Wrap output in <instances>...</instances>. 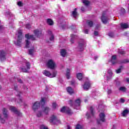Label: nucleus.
Listing matches in <instances>:
<instances>
[{
  "label": "nucleus",
  "mask_w": 129,
  "mask_h": 129,
  "mask_svg": "<svg viewBox=\"0 0 129 129\" xmlns=\"http://www.w3.org/2000/svg\"><path fill=\"white\" fill-rule=\"evenodd\" d=\"M67 90L68 93H69V94H73V93H74V91L70 87H68L67 88Z\"/></svg>",
  "instance_id": "b1692460"
},
{
  "label": "nucleus",
  "mask_w": 129,
  "mask_h": 129,
  "mask_svg": "<svg viewBox=\"0 0 129 129\" xmlns=\"http://www.w3.org/2000/svg\"><path fill=\"white\" fill-rule=\"evenodd\" d=\"M18 82H19L20 83H23V81H22V80L18 79Z\"/></svg>",
  "instance_id": "de8ad7c7"
},
{
  "label": "nucleus",
  "mask_w": 129,
  "mask_h": 129,
  "mask_svg": "<svg viewBox=\"0 0 129 129\" xmlns=\"http://www.w3.org/2000/svg\"><path fill=\"white\" fill-rule=\"evenodd\" d=\"M66 50L65 49H61L60 51V54L62 57H65V56H66Z\"/></svg>",
  "instance_id": "c756f323"
},
{
  "label": "nucleus",
  "mask_w": 129,
  "mask_h": 129,
  "mask_svg": "<svg viewBox=\"0 0 129 129\" xmlns=\"http://www.w3.org/2000/svg\"><path fill=\"white\" fill-rule=\"evenodd\" d=\"M40 129H48V127L44 125H41L40 127Z\"/></svg>",
  "instance_id": "4c0bfd02"
},
{
  "label": "nucleus",
  "mask_w": 129,
  "mask_h": 129,
  "mask_svg": "<svg viewBox=\"0 0 129 129\" xmlns=\"http://www.w3.org/2000/svg\"><path fill=\"white\" fill-rule=\"evenodd\" d=\"M61 112H66L68 114H71V110L67 107H63L60 109Z\"/></svg>",
  "instance_id": "ddd939ff"
},
{
  "label": "nucleus",
  "mask_w": 129,
  "mask_h": 129,
  "mask_svg": "<svg viewBox=\"0 0 129 129\" xmlns=\"http://www.w3.org/2000/svg\"><path fill=\"white\" fill-rule=\"evenodd\" d=\"M21 101H22V99H20V101L19 102H21Z\"/></svg>",
  "instance_id": "bf43d9fd"
},
{
  "label": "nucleus",
  "mask_w": 129,
  "mask_h": 129,
  "mask_svg": "<svg viewBox=\"0 0 129 129\" xmlns=\"http://www.w3.org/2000/svg\"><path fill=\"white\" fill-rule=\"evenodd\" d=\"M94 35H95V36H97L98 35V32L95 31L94 32Z\"/></svg>",
  "instance_id": "49530a36"
},
{
  "label": "nucleus",
  "mask_w": 129,
  "mask_h": 129,
  "mask_svg": "<svg viewBox=\"0 0 129 129\" xmlns=\"http://www.w3.org/2000/svg\"><path fill=\"white\" fill-rule=\"evenodd\" d=\"M101 21L103 24H106L108 22V18H107V17H106L104 13H103L102 15Z\"/></svg>",
  "instance_id": "4468645a"
},
{
  "label": "nucleus",
  "mask_w": 129,
  "mask_h": 129,
  "mask_svg": "<svg viewBox=\"0 0 129 129\" xmlns=\"http://www.w3.org/2000/svg\"><path fill=\"white\" fill-rule=\"evenodd\" d=\"M76 37H77V36H76V35H73V34L71 35V43H74V39H75L76 38Z\"/></svg>",
  "instance_id": "72a5a7b5"
},
{
  "label": "nucleus",
  "mask_w": 129,
  "mask_h": 129,
  "mask_svg": "<svg viewBox=\"0 0 129 129\" xmlns=\"http://www.w3.org/2000/svg\"><path fill=\"white\" fill-rule=\"evenodd\" d=\"M83 76H84L82 73H78L77 74V78H78L79 80H81V79L83 78Z\"/></svg>",
  "instance_id": "a878e982"
},
{
  "label": "nucleus",
  "mask_w": 129,
  "mask_h": 129,
  "mask_svg": "<svg viewBox=\"0 0 129 129\" xmlns=\"http://www.w3.org/2000/svg\"><path fill=\"white\" fill-rule=\"evenodd\" d=\"M47 23L48 25H49V26H53V25H54V22L51 19H48L47 20Z\"/></svg>",
  "instance_id": "bb28decb"
},
{
  "label": "nucleus",
  "mask_w": 129,
  "mask_h": 129,
  "mask_svg": "<svg viewBox=\"0 0 129 129\" xmlns=\"http://www.w3.org/2000/svg\"><path fill=\"white\" fill-rule=\"evenodd\" d=\"M126 82H127L128 83H129V78H126Z\"/></svg>",
  "instance_id": "603ef678"
},
{
  "label": "nucleus",
  "mask_w": 129,
  "mask_h": 129,
  "mask_svg": "<svg viewBox=\"0 0 129 129\" xmlns=\"http://www.w3.org/2000/svg\"><path fill=\"white\" fill-rule=\"evenodd\" d=\"M120 102H122V103H123V102H124V99H120Z\"/></svg>",
  "instance_id": "09e8293b"
},
{
  "label": "nucleus",
  "mask_w": 129,
  "mask_h": 129,
  "mask_svg": "<svg viewBox=\"0 0 129 129\" xmlns=\"http://www.w3.org/2000/svg\"><path fill=\"white\" fill-rule=\"evenodd\" d=\"M95 58H97V56H95Z\"/></svg>",
  "instance_id": "e2e57ef3"
},
{
  "label": "nucleus",
  "mask_w": 129,
  "mask_h": 129,
  "mask_svg": "<svg viewBox=\"0 0 129 129\" xmlns=\"http://www.w3.org/2000/svg\"><path fill=\"white\" fill-rule=\"evenodd\" d=\"M111 62L113 64H114L115 63H116V55L112 56Z\"/></svg>",
  "instance_id": "5701e85b"
},
{
  "label": "nucleus",
  "mask_w": 129,
  "mask_h": 129,
  "mask_svg": "<svg viewBox=\"0 0 129 129\" xmlns=\"http://www.w3.org/2000/svg\"><path fill=\"white\" fill-rule=\"evenodd\" d=\"M121 28L122 29H127V28H128V24L126 23H122L121 24Z\"/></svg>",
  "instance_id": "cd10ccee"
},
{
  "label": "nucleus",
  "mask_w": 129,
  "mask_h": 129,
  "mask_svg": "<svg viewBox=\"0 0 129 129\" xmlns=\"http://www.w3.org/2000/svg\"><path fill=\"white\" fill-rule=\"evenodd\" d=\"M50 122H54L56 124L60 123V120L57 118L56 116L52 115L50 118Z\"/></svg>",
  "instance_id": "1a4fd4ad"
},
{
  "label": "nucleus",
  "mask_w": 129,
  "mask_h": 129,
  "mask_svg": "<svg viewBox=\"0 0 129 129\" xmlns=\"http://www.w3.org/2000/svg\"><path fill=\"white\" fill-rule=\"evenodd\" d=\"M17 86H14V89H15V90H17Z\"/></svg>",
  "instance_id": "5fc2aeb1"
},
{
  "label": "nucleus",
  "mask_w": 129,
  "mask_h": 129,
  "mask_svg": "<svg viewBox=\"0 0 129 129\" xmlns=\"http://www.w3.org/2000/svg\"><path fill=\"white\" fill-rule=\"evenodd\" d=\"M58 107V105L56 103V102H53L52 105V108L53 110L56 109Z\"/></svg>",
  "instance_id": "473e14b6"
},
{
  "label": "nucleus",
  "mask_w": 129,
  "mask_h": 129,
  "mask_svg": "<svg viewBox=\"0 0 129 129\" xmlns=\"http://www.w3.org/2000/svg\"><path fill=\"white\" fill-rule=\"evenodd\" d=\"M118 53L121 54V55H123V54H125V52H124V51H123V50H121V51L119 50Z\"/></svg>",
  "instance_id": "e433bc0d"
},
{
  "label": "nucleus",
  "mask_w": 129,
  "mask_h": 129,
  "mask_svg": "<svg viewBox=\"0 0 129 129\" xmlns=\"http://www.w3.org/2000/svg\"><path fill=\"white\" fill-rule=\"evenodd\" d=\"M76 129H82V126H81L79 124H78V125H77V126L76 127Z\"/></svg>",
  "instance_id": "a19ab883"
},
{
  "label": "nucleus",
  "mask_w": 129,
  "mask_h": 129,
  "mask_svg": "<svg viewBox=\"0 0 129 129\" xmlns=\"http://www.w3.org/2000/svg\"><path fill=\"white\" fill-rule=\"evenodd\" d=\"M90 85L91 84L89 81L86 82L84 85L83 86L84 90H88L89 89V87H90Z\"/></svg>",
  "instance_id": "2eb2a0df"
},
{
  "label": "nucleus",
  "mask_w": 129,
  "mask_h": 129,
  "mask_svg": "<svg viewBox=\"0 0 129 129\" xmlns=\"http://www.w3.org/2000/svg\"><path fill=\"white\" fill-rule=\"evenodd\" d=\"M83 3L85 6H88L90 2L88 0H82Z\"/></svg>",
  "instance_id": "f704fd0d"
},
{
  "label": "nucleus",
  "mask_w": 129,
  "mask_h": 129,
  "mask_svg": "<svg viewBox=\"0 0 129 129\" xmlns=\"http://www.w3.org/2000/svg\"><path fill=\"white\" fill-rule=\"evenodd\" d=\"M85 46V44L84 43H80L79 44V48H83Z\"/></svg>",
  "instance_id": "58836bf2"
},
{
  "label": "nucleus",
  "mask_w": 129,
  "mask_h": 129,
  "mask_svg": "<svg viewBox=\"0 0 129 129\" xmlns=\"http://www.w3.org/2000/svg\"><path fill=\"white\" fill-rule=\"evenodd\" d=\"M81 11H82V12H84L85 10H84V8L82 7L81 8Z\"/></svg>",
  "instance_id": "864d4df0"
},
{
  "label": "nucleus",
  "mask_w": 129,
  "mask_h": 129,
  "mask_svg": "<svg viewBox=\"0 0 129 129\" xmlns=\"http://www.w3.org/2000/svg\"><path fill=\"white\" fill-rule=\"evenodd\" d=\"M48 33L49 34V35H50V40L53 41V40H54V35L52 34V31L48 30Z\"/></svg>",
  "instance_id": "c85d7f7f"
},
{
  "label": "nucleus",
  "mask_w": 129,
  "mask_h": 129,
  "mask_svg": "<svg viewBox=\"0 0 129 129\" xmlns=\"http://www.w3.org/2000/svg\"><path fill=\"white\" fill-rule=\"evenodd\" d=\"M17 5H18V6H19V7H22L23 3H22V2H21V1L19 2H18Z\"/></svg>",
  "instance_id": "ea45409f"
},
{
  "label": "nucleus",
  "mask_w": 129,
  "mask_h": 129,
  "mask_svg": "<svg viewBox=\"0 0 129 129\" xmlns=\"http://www.w3.org/2000/svg\"><path fill=\"white\" fill-rule=\"evenodd\" d=\"M50 111V108L47 106L42 107V110L41 111H38L37 114V116L38 117H41L43 115V113H45V114H48Z\"/></svg>",
  "instance_id": "f03ea898"
},
{
  "label": "nucleus",
  "mask_w": 129,
  "mask_h": 129,
  "mask_svg": "<svg viewBox=\"0 0 129 129\" xmlns=\"http://www.w3.org/2000/svg\"><path fill=\"white\" fill-rule=\"evenodd\" d=\"M9 109L11 110L13 112H14L16 114H17L19 116H21L22 115V113L20 112V111H18L17 108L14 106H10Z\"/></svg>",
  "instance_id": "6e6552de"
},
{
  "label": "nucleus",
  "mask_w": 129,
  "mask_h": 129,
  "mask_svg": "<svg viewBox=\"0 0 129 129\" xmlns=\"http://www.w3.org/2000/svg\"><path fill=\"white\" fill-rule=\"evenodd\" d=\"M72 16L74 18H77L78 17V13H77V8H75L72 12Z\"/></svg>",
  "instance_id": "aec40b11"
},
{
  "label": "nucleus",
  "mask_w": 129,
  "mask_h": 129,
  "mask_svg": "<svg viewBox=\"0 0 129 129\" xmlns=\"http://www.w3.org/2000/svg\"><path fill=\"white\" fill-rule=\"evenodd\" d=\"M108 36H109V37H113V33H109L108 34Z\"/></svg>",
  "instance_id": "c03bdc74"
},
{
  "label": "nucleus",
  "mask_w": 129,
  "mask_h": 129,
  "mask_svg": "<svg viewBox=\"0 0 129 129\" xmlns=\"http://www.w3.org/2000/svg\"><path fill=\"white\" fill-rule=\"evenodd\" d=\"M3 115L0 116V119L2 123H5V121L6 120V119H7L8 117V114H7L8 110H7V109L4 108L3 110Z\"/></svg>",
  "instance_id": "39448f33"
},
{
  "label": "nucleus",
  "mask_w": 129,
  "mask_h": 129,
  "mask_svg": "<svg viewBox=\"0 0 129 129\" xmlns=\"http://www.w3.org/2000/svg\"><path fill=\"white\" fill-rule=\"evenodd\" d=\"M119 90L120 91H123V92H125V90H126V89L125 88V87H121L120 88H119Z\"/></svg>",
  "instance_id": "c9c22d12"
},
{
  "label": "nucleus",
  "mask_w": 129,
  "mask_h": 129,
  "mask_svg": "<svg viewBox=\"0 0 129 129\" xmlns=\"http://www.w3.org/2000/svg\"><path fill=\"white\" fill-rule=\"evenodd\" d=\"M0 88H1V87H0Z\"/></svg>",
  "instance_id": "0e129e2a"
},
{
  "label": "nucleus",
  "mask_w": 129,
  "mask_h": 129,
  "mask_svg": "<svg viewBox=\"0 0 129 129\" xmlns=\"http://www.w3.org/2000/svg\"><path fill=\"white\" fill-rule=\"evenodd\" d=\"M34 34L35 35V37H40L42 34V31L38 29L34 30Z\"/></svg>",
  "instance_id": "a211bd4d"
},
{
  "label": "nucleus",
  "mask_w": 129,
  "mask_h": 129,
  "mask_svg": "<svg viewBox=\"0 0 129 129\" xmlns=\"http://www.w3.org/2000/svg\"><path fill=\"white\" fill-rule=\"evenodd\" d=\"M17 35L18 36V40L17 42H15V44L17 46H20L22 42V30H19Z\"/></svg>",
  "instance_id": "423d86ee"
},
{
  "label": "nucleus",
  "mask_w": 129,
  "mask_h": 129,
  "mask_svg": "<svg viewBox=\"0 0 129 129\" xmlns=\"http://www.w3.org/2000/svg\"><path fill=\"white\" fill-rule=\"evenodd\" d=\"M116 72L117 74H118V73H120V72H121V68H119V69L116 70Z\"/></svg>",
  "instance_id": "79ce46f5"
},
{
  "label": "nucleus",
  "mask_w": 129,
  "mask_h": 129,
  "mask_svg": "<svg viewBox=\"0 0 129 129\" xmlns=\"http://www.w3.org/2000/svg\"><path fill=\"white\" fill-rule=\"evenodd\" d=\"M46 66L47 68L51 69L52 70H54L57 68V64L53 59H49L46 62Z\"/></svg>",
  "instance_id": "f257e3e1"
},
{
  "label": "nucleus",
  "mask_w": 129,
  "mask_h": 129,
  "mask_svg": "<svg viewBox=\"0 0 129 129\" xmlns=\"http://www.w3.org/2000/svg\"><path fill=\"white\" fill-rule=\"evenodd\" d=\"M3 29V26L0 25V30H2Z\"/></svg>",
  "instance_id": "4d7b16f0"
},
{
  "label": "nucleus",
  "mask_w": 129,
  "mask_h": 129,
  "mask_svg": "<svg viewBox=\"0 0 129 129\" xmlns=\"http://www.w3.org/2000/svg\"><path fill=\"white\" fill-rule=\"evenodd\" d=\"M0 59L1 61L6 60V53L4 51H0Z\"/></svg>",
  "instance_id": "dca6fc26"
},
{
  "label": "nucleus",
  "mask_w": 129,
  "mask_h": 129,
  "mask_svg": "<svg viewBox=\"0 0 129 129\" xmlns=\"http://www.w3.org/2000/svg\"><path fill=\"white\" fill-rule=\"evenodd\" d=\"M67 129H71V126H70V125H68V128Z\"/></svg>",
  "instance_id": "6e6d98bb"
},
{
  "label": "nucleus",
  "mask_w": 129,
  "mask_h": 129,
  "mask_svg": "<svg viewBox=\"0 0 129 129\" xmlns=\"http://www.w3.org/2000/svg\"><path fill=\"white\" fill-rule=\"evenodd\" d=\"M99 27H100L99 25L97 26L96 27L95 30H98V29H99Z\"/></svg>",
  "instance_id": "3c124183"
},
{
  "label": "nucleus",
  "mask_w": 129,
  "mask_h": 129,
  "mask_svg": "<svg viewBox=\"0 0 129 129\" xmlns=\"http://www.w3.org/2000/svg\"><path fill=\"white\" fill-rule=\"evenodd\" d=\"M40 102H35V103H34L32 105V109L33 110H34V111H36V110H37V109H38V108H39V107H40Z\"/></svg>",
  "instance_id": "f8f14e48"
},
{
  "label": "nucleus",
  "mask_w": 129,
  "mask_h": 129,
  "mask_svg": "<svg viewBox=\"0 0 129 129\" xmlns=\"http://www.w3.org/2000/svg\"><path fill=\"white\" fill-rule=\"evenodd\" d=\"M26 27L27 29H30V28H31V25L27 24H26Z\"/></svg>",
  "instance_id": "37998d69"
},
{
  "label": "nucleus",
  "mask_w": 129,
  "mask_h": 129,
  "mask_svg": "<svg viewBox=\"0 0 129 129\" xmlns=\"http://www.w3.org/2000/svg\"><path fill=\"white\" fill-rule=\"evenodd\" d=\"M35 52H36L35 47H34V46H32L29 50V55L33 56V54H34V53H35Z\"/></svg>",
  "instance_id": "412c9836"
},
{
  "label": "nucleus",
  "mask_w": 129,
  "mask_h": 129,
  "mask_svg": "<svg viewBox=\"0 0 129 129\" xmlns=\"http://www.w3.org/2000/svg\"><path fill=\"white\" fill-rule=\"evenodd\" d=\"M129 110L128 109H125L121 113L122 116H123L124 117L126 116L127 114H128Z\"/></svg>",
  "instance_id": "4be33fe9"
},
{
  "label": "nucleus",
  "mask_w": 129,
  "mask_h": 129,
  "mask_svg": "<svg viewBox=\"0 0 129 129\" xmlns=\"http://www.w3.org/2000/svg\"><path fill=\"white\" fill-rule=\"evenodd\" d=\"M94 115V111H93V108L92 107H90V112H87L86 116L87 118H90V117Z\"/></svg>",
  "instance_id": "9d476101"
},
{
  "label": "nucleus",
  "mask_w": 129,
  "mask_h": 129,
  "mask_svg": "<svg viewBox=\"0 0 129 129\" xmlns=\"http://www.w3.org/2000/svg\"><path fill=\"white\" fill-rule=\"evenodd\" d=\"M71 72V70L69 69H68L66 71V75L67 76V79H69L70 78V73Z\"/></svg>",
  "instance_id": "393cba45"
},
{
  "label": "nucleus",
  "mask_w": 129,
  "mask_h": 129,
  "mask_svg": "<svg viewBox=\"0 0 129 129\" xmlns=\"http://www.w3.org/2000/svg\"><path fill=\"white\" fill-rule=\"evenodd\" d=\"M43 73L44 75L47 76V77H49L50 78L56 77V75H57V71H53L52 74H51L49 71L45 70L43 71Z\"/></svg>",
  "instance_id": "20e7f679"
},
{
  "label": "nucleus",
  "mask_w": 129,
  "mask_h": 129,
  "mask_svg": "<svg viewBox=\"0 0 129 129\" xmlns=\"http://www.w3.org/2000/svg\"><path fill=\"white\" fill-rule=\"evenodd\" d=\"M71 84H72V85H73V84H74V82L73 83L72 82Z\"/></svg>",
  "instance_id": "13d9d810"
},
{
  "label": "nucleus",
  "mask_w": 129,
  "mask_h": 129,
  "mask_svg": "<svg viewBox=\"0 0 129 129\" xmlns=\"http://www.w3.org/2000/svg\"><path fill=\"white\" fill-rule=\"evenodd\" d=\"M99 117L101 121H105V114L104 112H101L99 114Z\"/></svg>",
  "instance_id": "f3484780"
},
{
  "label": "nucleus",
  "mask_w": 129,
  "mask_h": 129,
  "mask_svg": "<svg viewBox=\"0 0 129 129\" xmlns=\"http://www.w3.org/2000/svg\"><path fill=\"white\" fill-rule=\"evenodd\" d=\"M84 33L85 34H88V30L86 29L84 30Z\"/></svg>",
  "instance_id": "a18cd8bd"
},
{
  "label": "nucleus",
  "mask_w": 129,
  "mask_h": 129,
  "mask_svg": "<svg viewBox=\"0 0 129 129\" xmlns=\"http://www.w3.org/2000/svg\"><path fill=\"white\" fill-rule=\"evenodd\" d=\"M87 100H85V102H86Z\"/></svg>",
  "instance_id": "052dcab7"
},
{
  "label": "nucleus",
  "mask_w": 129,
  "mask_h": 129,
  "mask_svg": "<svg viewBox=\"0 0 129 129\" xmlns=\"http://www.w3.org/2000/svg\"><path fill=\"white\" fill-rule=\"evenodd\" d=\"M81 102V101H80V99H78L77 100H76L74 104H72V100L70 101V103L71 105H72V106H74V107L76 108V109H78L77 107H79V106H80Z\"/></svg>",
  "instance_id": "0eeeda50"
},
{
  "label": "nucleus",
  "mask_w": 129,
  "mask_h": 129,
  "mask_svg": "<svg viewBox=\"0 0 129 129\" xmlns=\"http://www.w3.org/2000/svg\"><path fill=\"white\" fill-rule=\"evenodd\" d=\"M30 63L26 62V66L23 67L22 68H21V70L22 72H25V73L28 72V70H30Z\"/></svg>",
  "instance_id": "9b49d317"
},
{
  "label": "nucleus",
  "mask_w": 129,
  "mask_h": 129,
  "mask_svg": "<svg viewBox=\"0 0 129 129\" xmlns=\"http://www.w3.org/2000/svg\"><path fill=\"white\" fill-rule=\"evenodd\" d=\"M97 122H98V123H99V122L98 121H97Z\"/></svg>",
  "instance_id": "680f3d73"
},
{
  "label": "nucleus",
  "mask_w": 129,
  "mask_h": 129,
  "mask_svg": "<svg viewBox=\"0 0 129 129\" xmlns=\"http://www.w3.org/2000/svg\"><path fill=\"white\" fill-rule=\"evenodd\" d=\"M25 38L27 39L26 40V48H29V47H30V40H32V41L36 40V37H34V35H30L29 34L25 35Z\"/></svg>",
  "instance_id": "7ed1b4c3"
},
{
  "label": "nucleus",
  "mask_w": 129,
  "mask_h": 129,
  "mask_svg": "<svg viewBox=\"0 0 129 129\" xmlns=\"http://www.w3.org/2000/svg\"><path fill=\"white\" fill-rule=\"evenodd\" d=\"M87 24L89 27H93V22L91 20H88L87 22Z\"/></svg>",
  "instance_id": "7c9ffc66"
},
{
  "label": "nucleus",
  "mask_w": 129,
  "mask_h": 129,
  "mask_svg": "<svg viewBox=\"0 0 129 129\" xmlns=\"http://www.w3.org/2000/svg\"><path fill=\"white\" fill-rule=\"evenodd\" d=\"M46 101H47V98L42 97L40 100V103L41 104H45Z\"/></svg>",
  "instance_id": "2f4dec72"
},
{
  "label": "nucleus",
  "mask_w": 129,
  "mask_h": 129,
  "mask_svg": "<svg viewBox=\"0 0 129 129\" xmlns=\"http://www.w3.org/2000/svg\"><path fill=\"white\" fill-rule=\"evenodd\" d=\"M111 77H112V72L111 70H109L108 71L107 76L106 77L107 80H110L111 79Z\"/></svg>",
  "instance_id": "6ab92c4d"
},
{
  "label": "nucleus",
  "mask_w": 129,
  "mask_h": 129,
  "mask_svg": "<svg viewBox=\"0 0 129 129\" xmlns=\"http://www.w3.org/2000/svg\"><path fill=\"white\" fill-rule=\"evenodd\" d=\"M107 93L108 94H110V93H111V90H108Z\"/></svg>",
  "instance_id": "8fccbe9b"
}]
</instances>
